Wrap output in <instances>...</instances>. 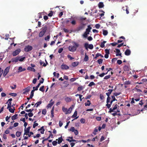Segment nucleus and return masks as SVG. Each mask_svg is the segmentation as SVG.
I'll list each match as a JSON object with an SVG mask.
<instances>
[{
	"label": "nucleus",
	"instance_id": "nucleus-1",
	"mask_svg": "<svg viewBox=\"0 0 147 147\" xmlns=\"http://www.w3.org/2000/svg\"><path fill=\"white\" fill-rule=\"evenodd\" d=\"M86 19V18L80 17L79 19V20L80 25L78 27L77 29L78 31H80L84 29L86 24L84 23V21Z\"/></svg>",
	"mask_w": 147,
	"mask_h": 147
},
{
	"label": "nucleus",
	"instance_id": "nucleus-2",
	"mask_svg": "<svg viewBox=\"0 0 147 147\" xmlns=\"http://www.w3.org/2000/svg\"><path fill=\"white\" fill-rule=\"evenodd\" d=\"M74 43L75 45L69 46L68 47V49L69 51L71 52H74L75 51L77 48L79 47V44L75 42H74Z\"/></svg>",
	"mask_w": 147,
	"mask_h": 147
},
{
	"label": "nucleus",
	"instance_id": "nucleus-3",
	"mask_svg": "<svg viewBox=\"0 0 147 147\" xmlns=\"http://www.w3.org/2000/svg\"><path fill=\"white\" fill-rule=\"evenodd\" d=\"M84 47H85L86 50H88V49L89 48L90 49H92L93 48V46L92 44H89V45L88 43H85L84 44Z\"/></svg>",
	"mask_w": 147,
	"mask_h": 147
},
{
	"label": "nucleus",
	"instance_id": "nucleus-4",
	"mask_svg": "<svg viewBox=\"0 0 147 147\" xmlns=\"http://www.w3.org/2000/svg\"><path fill=\"white\" fill-rule=\"evenodd\" d=\"M33 47L32 46L28 45L25 47L24 48V50L26 52H28L31 51Z\"/></svg>",
	"mask_w": 147,
	"mask_h": 147
},
{
	"label": "nucleus",
	"instance_id": "nucleus-5",
	"mask_svg": "<svg viewBox=\"0 0 147 147\" xmlns=\"http://www.w3.org/2000/svg\"><path fill=\"white\" fill-rule=\"evenodd\" d=\"M10 68V67H8L5 69L3 74V76L4 77L9 72Z\"/></svg>",
	"mask_w": 147,
	"mask_h": 147
},
{
	"label": "nucleus",
	"instance_id": "nucleus-6",
	"mask_svg": "<svg viewBox=\"0 0 147 147\" xmlns=\"http://www.w3.org/2000/svg\"><path fill=\"white\" fill-rule=\"evenodd\" d=\"M20 49H18L16 50L15 51H13L12 53L13 56H15L18 55L20 52Z\"/></svg>",
	"mask_w": 147,
	"mask_h": 147
},
{
	"label": "nucleus",
	"instance_id": "nucleus-7",
	"mask_svg": "<svg viewBox=\"0 0 147 147\" xmlns=\"http://www.w3.org/2000/svg\"><path fill=\"white\" fill-rule=\"evenodd\" d=\"M30 127H29L26 129V128H25L24 130V136L25 135H27V134H29L30 132Z\"/></svg>",
	"mask_w": 147,
	"mask_h": 147
},
{
	"label": "nucleus",
	"instance_id": "nucleus-8",
	"mask_svg": "<svg viewBox=\"0 0 147 147\" xmlns=\"http://www.w3.org/2000/svg\"><path fill=\"white\" fill-rule=\"evenodd\" d=\"M61 68L62 69H69L68 66L65 64H63L61 66Z\"/></svg>",
	"mask_w": 147,
	"mask_h": 147
},
{
	"label": "nucleus",
	"instance_id": "nucleus-9",
	"mask_svg": "<svg viewBox=\"0 0 147 147\" xmlns=\"http://www.w3.org/2000/svg\"><path fill=\"white\" fill-rule=\"evenodd\" d=\"M131 53V51L129 49H126L124 53L127 56L129 55Z\"/></svg>",
	"mask_w": 147,
	"mask_h": 147
},
{
	"label": "nucleus",
	"instance_id": "nucleus-10",
	"mask_svg": "<svg viewBox=\"0 0 147 147\" xmlns=\"http://www.w3.org/2000/svg\"><path fill=\"white\" fill-rule=\"evenodd\" d=\"M47 27L46 25L44 27H42V30L41 31L45 33L47 29Z\"/></svg>",
	"mask_w": 147,
	"mask_h": 147
},
{
	"label": "nucleus",
	"instance_id": "nucleus-11",
	"mask_svg": "<svg viewBox=\"0 0 147 147\" xmlns=\"http://www.w3.org/2000/svg\"><path fill=\"white\" fill-rule=\"evenodd\" d=\"M92 28L90 26V25H88V28L86 29V32L89 34V32L90 31V30L92 29Z\"/></svg>",
	"mask_w": 147,
	"mask_h": 147
},
{
	"label": "nucleus",
	"instance_id": "nucleus-12",
	"mask_svg": "<svg viewBox=\"0 0 147 147\" xmlns=\"http://www.w3.org/2000/svg\"><path fill=\"white\" fill-rule=\"evenodd\" d=\"M89 58L88 56L87 55L86 53H85V57L84 59V61L86 62L88 61Z\"/></svg>",
	"mask_w": 147,
	"mask_h": 147
},
{
	"label": "nucleus",
	"instance_id": "nucleus-13",
	"mask_svg": "<svg viewBox=\"0 0 147 147\" xmlns=\"http://www.w3.org/2000/svg\"><path fill=\"white\" fill-rule=\"evenodd\" d=\"M30 87L28 86L25 89V91L23 92L24 94H25L27 92H28L30 90Z\"/></svg>",
	"mask_w": 147,
	"mask_h": 147
},
{
	"label": "nucleus",
	"instance_id": "nucleus-14",
	"mask_svg": "<svg viewBox=\"0 0 147 147\" xmlns=\"http://www.w3.org/2000/svg\"><path fill=\"white\" fill-rule=\"evenodd\" d=\"M54 102H53L49 103L47 106V108L48 109L49 108L51 107L54 104Z\"/></svg>",
	"mask_w": 147,
	"mask_h": 147
},
{
	"label": "nucleus",
	"instance_id": "nucleus-15",
	"mask_svg": "<svg viewBox=\"0 0 147 147\" xmlns=\"http://www.w3.org/2000/svg\"><path fill=\"white\" fill-rule=\"evenodd\" d=\"M42 101L41 100L35 104L34 107L36 106V107H37L38 106L40 105L42 103Z\"/></svg>",
	"mask_w": 147,
	"mask_h": 147
},
{
	"label": "nucleus",
	"instance_id": "nucleus-16",
	"mask_svg": "<svg viewBox=\"0 0 147 147\" xmlns=\"http://www.w3.org/2000/svg\"><path fill=\"white\" fill-rule=\"evenodd\" d=\"M113 91V89H111L109 90H108V92L106 93V94L107 95L110 96V94H111Z\"/></svg>",
	"mask_w": 147,
	"mask_h": 147
},
{
	"label": "nucleus",
	"instance_id": "nucleus-17",
	"mask_svg": "<svg viewBox=\"0 0 147 147\" xmlns=\"http://www.w3.org/2000/svg\"><path fill=\"white\" fill-rule=\"evenodd\" d=\"M27 69L28 70H30L31 71H32L34 72L35 71V70L34 68L30 67H28Z\"/></svg>",
	"mask_w": 147,
	"mask_h": 147
},
{
	"label": "nucleus",
	"instance_id": "nucleus-18",
	"mask_svg": "<svg viewBox=\"0 0 147 147\" xmlns=\"http://www.w3.org/2000/svg\"><path fill=\"white\" fill-rule=\"evenodd\" d=\"M79 64V62L78 61L73 62L72 63V65L74 67L77 66Z\"/></svg>",
	"mask_w": 147,
	"mask_h": 147
},
{
	"label": "nucleus",
	"instance_id": "nucleus-19",
	"mask_svg": "<svg viewBox=\"0 0 147 147\" xmlns=\"http://www.w3.org/2000/svg\"><path fill=\"white\" fill-rule=\"evenodd\" d=\"M124 70L125 71H128L129 70V68L128 66L125 65L123 67Z\"/></svg>",
	"mask_w": 147,
	"mask_h": 147
},
{
	"label": "nucleus",
	"instance_id": "nucleus-20",
	"mask_svg": "<svg viewBox=\"0 0 147 147\" xmlns=\"http://www.w3.org/2000/svg\"><path fill=\"white\" fill-rule=\"evenodd\" d=\"M62 110L65 113V114H67L68 113L67 109L66 108H65L64 107H62Z\"/></svg>",
	"mask_w": 147,
	"mask_h": 147
},
{
	"label": "nucleus",
	"instance_id": "nucleus-21",
	"mask_svg": "<svg viewBox=\"0 0 147 147\" xmlns=\"http://www.w3.org/2000/svg\"><path fill=\"white\" fill-rule=\"evenodd\" d=\"M57 140H58V144H60V143H61L62 142V141H63V139L62 138V137H61L60 138H58V139Z\"/></svg>",
	"mask_w": 147,
	"mask_h": 147
},
{
	"label": "nucleus",
	"instance_id": "nucleus-22",
	"mask_svg": "<svg viewBox=\"0 0 147 147\" xmlns=\"http://www.w3.org/2000/svg\"><path fill=\"white\" fill-rule=\"evenodd\" d=\"M104 6V5L103 3L102 2H99L98 4V7L100 8H102Z\"/></svg>",
	"mask_w": 147,
	"mask_h": 147
},
{
	"label": "nucleus",
	"instance_id": "nucleus-23",
	"mask_svg": "<svg viewBox=\"0 0 147 147\" xmlns=\"http://www.w3.org/2000/svg\"><path fill=\"white\" fill-rule=\"evenodd\" d=\"M18 115L16 114L13 115L11 117V119L13 120L17 119V116Z\"/></svg>",
	"mask_w": 147,
	"mask_h": 147
},
{
	"label": "nucleus",
	"instance_id": "nucleus-24",
	"mask_svg": "<svg viewBox=\"0 0 147 147\" xmlns=\"http://www.w3.org/2000/svg\"><path fill=\"white\" fill-rule=\"evenodd\" d=\"M106 42V41H104L101 43L100 45V47L102 48H103L105 47V44Z\"/></svg>",
	"mask_w": 147,
	"mask_h": 147
},
{
	"label": "nucleus",
	"instance_id": "nucleus-25",
	"mask_svg": "<svg viewBox=\"0 0 147 147\" xmlns=\"http://www.w3.org/2000/svg\"><path fill=\"white\" fill-rule=\"evenodd\" d=\"M65 100L67 102H69L71 101V99L70 98L67 97L65 98Z\"/></svg>",
	"mask_w": 147,
	"mask_h": 147
},
{
	"label": "nucleus",
	"instance_id": "nucleus-26",
	"mask_svg": "<svg viewBox=\"0 0 147 147\" xmlns=\"http://www.w3.org/2000/svg\"><path fill=\"white\" fill-rule=\"evenodd\" d=\"M73 19H74V18ZM71 21V23L72 25H75L76 24V21L74 19L72 20L71 21Z\"/></svg>",
	"mask_w": 147,
	"mask_h": 147
},
{
	"label": "nucleus",
	"instance_id": "nucleus-27",
	"mask_svg": "<svg viewBox=\"0 0 147 147\" xmlns=\"http://www.w3.org/2000/svg\"><path fill=\"white\" fill-rule=\"evenodd\" d=\"M91 103L89 100H88L87 101V103L85 102V105L86 106H89L90 105Z\"/></svg>",
	"mask_w": 147,
	"mask_h": 147
},
{
	"label": "nucleus",
	"instance_id": "nucleus-28",
	"mask_svg": "<svg viewBox=\"0 0 147 147\" xmlns=\"http://www.w3.org/2000/svg\"><path fill=\"white\" fill-rule=\"evenodd\" d=\"M21 134V132L20 131H17L16 132V135L17 137H18L20 136Z\"/></svg>",
	"mask_w": 147,
	"mask_h": 147
},
{
	"label": "nucleus",
	"instance_id": "nucleus-29",
	"mask_svg": "<svg viewBox=\"0 0 147 147\" xmlns=\"http://www.w3.org/2000/svg\"><path fill=\"white\" fill-rule=\"evenodd\" d=\"M20 58V57H16L14 58L13 59H14V61L15 62H17L19 60V59Z\"/></svg>",
	"mask_w": 147,
	"mask_h": 147
},
{
	"label": "nucleus",
	"instance_id": "nucleus-30",
	"mask_svg": "<svg viewBox=\"0 0 147 147\" xmlns=\"http://www.w3.org/2000/svg\"><path fill=\"white\" fill-rule=\"evenodd\" d=\"M73 19V18H69V19H65V21L66 23H69L70 21H71Z\"/></svg>",
	"mask_w": 147,
	"mask_h": 147
},
{
	"label": "nucleus",
	"instance_id": "nucleus-31",
	"mask_svg": "<svg viewBox=\"0 0 147 147\" xmlns=\"http://www.w3.org/2000/svg\"><path fill=\"white\" fill-rule=\"evenodd\" d=\"M107 103H109L110 102V100L111 99V98L110 97V96L107 95Z\"/></svg>",
	"mask_w": 147,
	"mask_h": 147
},
{
	"label": "nucleus",
	"instance_id": "nucleus-32",
	"mask_svg": "<svg viewBox=\"0 0 147 147\" xmlns=\"http://www.w3.org/2000/svg\"><path fill=\"white\" fill-rule=\"evenodd\" d=\"M45 33H44L43 32L41 31L39 33V36L40 37H42L45 34Z\"/></svg>",
	"mask_w": 147,
	"mask_h": 147
},
{
	"label": "nucleus",
	"instance_id": "nucleus-33",
	"mask_svg": "<svg viewBox=\"0 0 147 147\" xmlns=\"http://www.w3.org/2000/svg\"><path fill=\"white\" fill-rule=\"evenodd\" d=\"M108 33V32L107 30H103V35H104V36H106L107 34Z\"/></svg>",
	"mask_w": 147,
	"mask_h": 147
},
{
	"label": "nucleus",
	"instance_id": "nucleus-34",
	"mask_svg": "<svg viewBox=\"0 0 147 147\" xmlns=\"http://www.w3.org/2000/svg\"><path fill=\"white\" fill-rule=\"evenodd\" d=\"M18 70L20 71V72H22L25 71L26 70V69L25 68L22 69V67H20L19 68Z\"/></svg>",
	"mask_w": 147,
	"mask_h": 147
},
{
	"label": "nucleus",
	"instance_id": "nucleus-35",
	"mask_svg": "<svg viewBox=\"0 0 147 147\" xmlns=\"http://www.w3.org/2000/svg\"><path fill=\"white\" fill-rule=\"evenodd\" d=\"M107 72H106V73H103L101 74H99V76L101 77H103L105 75L107 74Z\"/></svg>",
	"mask_w": 147,
	"mask_h": 147
},
{
	"label": "nucleus",
	"instance_id": "nucleus-36",
	"mask_svg": "<svg viewBox=\"0 0 147 147\" xmlns=\"http://www.w3.org/2000/svg\"><path fill=\"white\" fill-rule=\"evenodd\" d=\"M77 111H75V112H74V114L72 116V117L73 118L74 117H76L77 116Z\"/></svg>",
	"mask_w": 147,
	"mask_h": 147
},
{
	"label": "nucleus",
	"instance_id": "nucleus-37",
	"mask_svg": "<svg viewBox=\"0 0 147 147\" xmlns=\"http://www.w3.org/2000/svg\"><path fill=\"white\" fill-rule=\"evenodd\" d=\"M34 92L33 90H32L31 92V94L30 95V98H32L34 96Z\"/></svg>",
	"mask_w": 147,
	"mask_h": 147
},
{
	"label": "nucleus",
	"instance_id": "nucleus-38",
	"mask_svg": "<svg viewBox=\"0 0 147 147\" xmlns=\"http://www.w3.org/2000/svg\"><path fill=\"white\" fill-rule=\"evenodd\" d=\"M57 140L58 139H56V141H54L52 142V144L53 146H56L57 144Z\"/></svg>",
	"mask_w": 147,
	"mask_h": 147
},
{
	"label": "nucleus",
	"instance_id": "nucleus-39",
	"mask_svg": "<svg viewBox=\"0 0 147 147\" xmlns=\"http://www.w3.org/2000/svg\"><path fill=\"white\" fill-rule=\"evenodd\" d=\"M97 61L99 64H100L102 63L103 59H100L98 60Z\"/></svg>",
	"mask_w": 147,
	"mask_h": 147
},
{
	"label": "nucleus",
	"instance_id": "nucleus-40",
	"mask_svg": "<svg viewBox=\"0 0 147 147\" xmlns=\"http://www.w3.org/2000/svg\"><path fill=\"white\" fill-rule=\"evenodd\" d=\"M95 85V84L93 82H92L88 84V86L89 87H91L92 86L94 85Z\"/></svg>",
	"mask_w": 147,
	"mask_h": 147
},
{
	"label": "nucleus",
	"instance_id": "nucleus-41",
	"mask_svg": "<svg viewBox=\"0 0 147 147\" xmlns=\"http://www.w3.org/2000/svg\"><path fill=\"white\" fill-rule=\"evenodd\" d=\"M44 86H42L40 88L39 90L42 92H44Z\"/></svg>",
	"mask_w": 147,
	"mask_h": 147
},
{
	"label": "nucleus",
	"instance_id": "nucleus-42",
	"mask_svg": "<svg viewBox=\"0 0 147 147\" xmlns=\"http://www.w3.org/2000/svg\"><path fill=\"white\" fill-rule=\"evenodd\" d=\"M89 34L88 33H87L86 32H85L84 33V34L83 35V36L84 38H87V35L88 34Z\"/></svg>",
	"mask_w": 147,
	"mask_h": 147
},
{
	"label": "nucleus",
	"instance_id": "nucleus-43",
	"mask_svg": "<svg viewBox=\"0 0 147 147\" xmlns=\"http://www.w3.org/2000/svg\"><path fill=\"white\" fill-rule=\"evenodd\" d=\"M15 110V108H14L13 109H12V108H9V110L11 113H14V110Z\"/></svg>",
	"mask_w": 147,
	"mask_h": 147
},
{
	"label": "nucleus",
	"instance_id": "nucleus-44",
	"mask_svg": "<svg viewBox=\"0 0 147 147\" xmlns=\"http://www.w3.org/2000/svg\"><path fill=\"white\" fill-rule=\"evenodd\" d=\"M78 78H71L70 79V80L71 82H72L75 81L76 79H78Z\"/></svg>",
	"mask_w": 147,
	"mask_h": 147
},
{
	"label": "nucleus",
	"instance_id": "nucleus-45",
	"mask_svg": "<svg viewBox=\"0 0 147 147\" xmlns=\"http://www.w3.org/2000/svg\"><path fill=\"white\" fill-rule=\"evenodd\" d=\"M51 137L49 136L48 137L45 139H43L42 141V144H44V141H46L48 140L50 137Z\"/></svg>",
	"mask_w": 147,
	"mask_h": 147
},
{
	"label": "nucleus",
	"instance_id": "nucleus-46",
	"mask_svg": "<svg viewBox=\"0 0 147 147\" xmlns=\"http://www.w3.org/2000/svg\"><path fill=\"white\" fill-rule=\"evenodd\" d=\"M50 38V36L49 35H48L47 37L45 38V40L49 41Z\"/></svg>",
	"mask_w": 147,
	"mask_h": 147
},
{
	"label": "nucleus",
	"instance_id": "nucleus-47",
	"mask_svg": "<svg viewBox=\"0 0 147 147\" xmlns=\"http://www.w3.org/2000/svg\"><path fill=\"white\" fill-rule=\"evenodd\" d=\"M111 76L110 75H108L107 76H106L104 78V79L105 80H107L109 78L111 77Z\"/></svg>",
	"mask_w": 147,
	"mask_h": 147
},
{
	"label": "nucleus",
	"instance_id": "nucleus-48",
	"mask_svg": "<svg viewBox=\"0 0 147 147\" xmlns=\"http://www.w3.org/2000/svg\"><path fill=\"white\" fill-rule=\"evenodd\" d=\"M53 14V11H50V12L48 14V16L50 17H51Z\"/></svg>",
	"mask_w": 147,
	"mask_h": 147
},
{
	"label": "nucleus",
	"instance_id": "nucleus-49",
	"mask_svg": "<svg viewBox=\"0 0 147 147\" xmlns=\"http://www.w3.org/2000/svg\"><path fill=\"white\" fill-rule=\"evenodd\" d=\"M34 110L33 109H25V111L26 112H30V113H31Z\"/></svg>",
	"mask_w": 147,
	"mask_h": 147
},
{
	"label": "nucleus",
	"instance_id": "nucleus-50",
	"mask_svg": "<svg viewBox=\"0 0 147 147\" xmlns=\"http://www.w3.org/2000/svg\"><path fill=\"white\" fill-rule=\"evenodd\" d=\"M75 128L74 127H71L70 129H69V131H71L72 132H74V131H75Z\"/></svg>",
	"mask_w": 147,
	"mask_h": 147
},
{
	"label": "nucleus",
	"instance_id": "nucleus-51",
	"mask_svg": "<svg viewBox=\"0 0 147 147\" xmlns=\"http://www.w3.org/2000/svg\"><path fill=\"white\" fill-rule=\"evenodd\" d=\"M46 113H47V111L45 109H44L42 110V114L45 115H46Z\"/></svg>",
	"mask_w": 147,
	"mask_h": 147
},
{
	"label": "nucleus",
	"instance_id": "nucleus-52",
	"mask_svg": "<svg viewBox=\"0 0 147 147\" xmlns=\"http://www.w3.org/2000/svg\"><path fill=\"white\" fill-rule=\"evenodd\" d=\"M36 121H35L34 122V124L33 125V128H35L38 125V124L37 123H35Z\"/></svg>",
	"mask_w": 147,
	"mask_h": 147
},
{
	"label": "nucleus",
	"instance_id": "nucleus-53",
	"mask_svg": "<svg viewBox=\"0 0 147 147\" xmlns=\"http://www.w3.org/2000/svg\"><path fill=\"white\" fill-rule=\"evenodd\" d=\"M98 131V130L96 128H95L94 129V130L93 132V134L94 135H96V132Z\"/></svg>",
	"mask_w": 147,
	"mask_h": 147
},
{
	"label": "nucleus",
	"instance_id": "nucleus-54",
	"mask_svg": "<svg viewBox=\"0 0 147 147\" xmlns=\"http://www.w3.org/2000/svg\"><path fill=\"white\" fill-rule=\"evenodd\" d=\"M9 94L11 96H16L17 95V94L16 93H10Z\"/></svg>",
	"mask_w": 147,
	"mask_h": 147
},
{
	"label": "nucleus",
	"instance_id": "nucleus-55",
	"mask_svg": "<svg viewBox=\"0 0 147 147\" xmlns=\"http://www.w3.org/2000/svg\"><path fill=\"white\" fill-rule=\"evenodd\" d=\"M67 57L68 58H69L70 60H72L74 59V58L71 57L70 55H68L67 56Z\"/></svg>",
	"mask_w": 147,
	"mask_h": 147
},
{
	"label": "nucleus",
	"instance_id": "nucleus-56",
	"mask_svg": "<svg viewBox=\"0 0 147 147\" xmlns=\"http://www.w3.org/2000/svg\"><path fill=\"white\" fill-rule=\"evenodd\" d=\"M137 86H138L137 85L136 86L135 88V89L138 92H142V91L141 90L138 88H137Z\"/></svg>",
	"mask_w": 147,
	"mask_h": 147
},
{
	"label": "nucleus",
	"instance_id": "nucleus-57",
	"mask_svg": "<svg viewBox=\"0 0 147 147\" xmlns=\"http://www.w3.org/2000/svg\"><path fill=\"white\" fill-rule=\"evenodd\" d=\"M3 70L1 69V68L0 67V78H1L3 72Z\"/></svg>",
	"mask_w": 147,
	"mask_h": 147
},
{
	"label": "nucleus",
	"instance_id": "nucleus-58",
	"mask_svg": "<svg viewBox=\"0 0 147 147\" xmlns=\"http://www.w3.org/2000/svg\"><path fill=\"white\" fill-rule=\"evenodd\" d=\"M100 98L101 100H103L104 99V96L102 94H100Z\"/></svg>",
	"mask_w": 147,
	"mask_h": 147
},
{
	"label": "nucleus",
	"instance_id": "nucleus-59",
	"mask_svg": "<svg viewBox=\"0 0 147 147\" xmlns=\"http://www.w3.org/2000/svg\"><path fill=\"white\" fill-rule=\"evenodd\" d=\"M80 121L81 123H84L85 122V120L84 119L82 118L80 119Z\"/></svg>",
	"mask_w": 147,
	"mask_h": 147
},
{
	"label": "nucleus",
	"instance_id": "nucleus-60",
	"mask_svg": "<svg viewBox=\"0 0 147 147\" xmlns=\"http://www.w3.org/2000/svg\"><path fill=\"white\" fill-rule=\"evenodd\" d=\"M130 84H131L130 82L129 81H126L125 82V83H124L125 84L127 85Z\"/></svg>",
	"mask_w": 147,
	"mask_h": 147
},
{
	"label": "nucleus",
	"instance_id": "nucleus-61",
	"mask_svg": "<svg viewBox=\"0 0 147 147\" xmlns=\"http://www.w3.org/2000/svg\"><path fill=\"white\" fill-rule=\"evenodd\" d=\"M105 52L106 53V54H109V49H106L105 50Z\"/></svg>",
	"mask_w": 147,
	"mask_h": 147
},
{
	"label": "nucleus",
	"instance_id": "nucleus-62",
	"mask_svg": "<svg viewBox=\"0 0 147 147\" xmlns=\"http://www.w3.org/2000/svg\"><path fill=\"white\" fill-rule=\"evenodd\" d=\"M28 115L29 117H31L33 115V114L32 112L28 113Z\"/></svg>",
	"mask_w": 147,
	"mask_h": 147
},
{
	"label": "nucleus",
	"instance_id": "nucleus-63",
	"mask_svg": "<svg viewBox=\"0 0 147 147\" xmlns=\"http://www.w3.org/2000/svg\"><path fill=\"white\" fill-rule=\"evenodd\" d=\"M83 88L82 86H79L78 87V91H80L82 90L83 89Z\"/></svg>",
	"mask_w": 147,
	"mask_h": 147
},
{
	"label": "nucleus",
	"instance_id": "nucleus-64",
	"mask_svg": "<svg viewBox=\"0 0 147 147\" xmlns=\"http://www.w3.org/2000/svg\"><path fill=\"white\" fill-rule=\"evenodd\" d=\"M72 109L71 107H70L68 110V113H71V111H72Z\"/></svg>",
	"mask_w": 147,
	"mask_h": 147
}]
</instances>
